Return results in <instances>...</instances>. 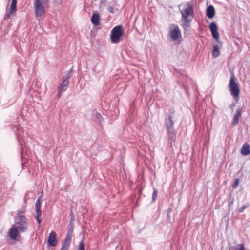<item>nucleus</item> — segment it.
I'll use <instances>...</instances> for the list:
<instances>
[{
    "label": "nucleus",
    "mask_w": 250,
    "mask_h": 250,
    "mask_svg": "<svg viewBox=\"0 0 250 250\" xmlns=\"http://www.w3.org/2000/svg\"><path fill=\"white\" fill-rule=\"evenodd\" d=\"M25 211H18L17 216L19 221L16 223L17 227L21 232L26 231L28 229L27 219L24 215Z\"/></svg>",
    "instance_id": "obj_1"
},
{
    "label": "nucleus",
    "mask_w": 250,
    "mask_h": 250,
    "mask_svg": "<svg viewBox=\"0 0 250 250\" xmlns=\"http://www.w3.org/2000/svg\"><path fill=\"white\" fill-rule=\"evenodd\" d=\"M49 0H34V6L36 16H42L45 13L48 7Z\"/></svg>",
    "instance_id": "obj_2"
},
{
    "label": "nucleus",
    "mask_w": 250,
    "mask_h": 250,
    "mask_svg": "<svg viewBox=\"0 0 250 250\" xmlns=\"http://www.w3.org/2000/svg\"><path fill=\"white\" fill-rule=\"evenodd\" d=\"M123 35V26L121 25L114 27L111 33L110 40L112 43L117 44L120 40L121 38Z\"/></svg>",
    "instance_id": "obj_3"
},
{
    "label": "nucleus",
    "mask_w": 250,
    "mask_h": 250,
    "mask_svg": "<svg viewBox=\"0 0 250 250\" xmlns=\"http://www.w3.org/2000/svg\"><path fill=\"white\" fill-rule=\"evenodd\" d=\"M229 86L232 96L234 97H238L240 93V89L239 86L236 82V79L233 73L231 74L229 80Z\"/></svg>",
    "instance_id": "obj_4"
},
{
    "label": "nucleus",
    "mask_w": 250,
    "mask_h": 250,
    "mask_svg": "<svg viewBox=\"0 0 250 250\" xmlns=\"http://www.w3.org/2000/svg\"><path fill=\"white\" fill-rule=\"evenodd\" d=\"M182 16H190L193 14V7L188 3H183L179 6Z\"/></svg>",
    "instance_id": "obj_5"
},
{
    "label": "nucleus",
    "mask_w": 250,
    "mask_h": 250,
    "mask_svg": "<svg viewBox=\"0 0 250 250\" xmlns=\"http://www.w3.org/2000/svg\"><path fill=\"white\" fill-rule=\"evenodd\" d=\"M70 78V75L67 73L62 79V83L60 84L58 88V96L60 97L62 92L66 90L68 87V79Z\"/></svg>",
    "instance_id": "obj_6"
},
{
    "label": "nucleus",
    "mask_w": 250,
    "mask_h": 250,
    "mask_svg": "<svg viewBox=\"0 0 250 250\" xmlns=\"http://www.w3.org/2000/svg\"><path fill=\"white\" fill-rule=\"evenodd\" d=\"M173 117L170 115L168 117V122L166 123V127L168 135L173 137V135L175 136L174 131V122L172 120Z\"/></svg>",
    "instance_id": "obj_7"
},
{
    "label": "nucleus",
    "mask_w": 250,
    "mask_h": 250,
    "mask_svg": "<svg viewBox=\"0 0 250 250\" xmlns=\"http://www.w3.org/2000/svg\"><path fill=\"white\" fill-rule=\"evenodd\" d=\"M57 234L55 231H52L48 238L47 245L48 247H55L57 245Z\"/></svg>",
    "instance_id": "obj_8"
},
{
    "label": "nucleus",
    "mask_w": 250,
    "mask_h": 250,
    "mask_svg": "<svg viewBox=\"0 0 250 250\" xmlns=\"http://www.w3.org/2000/svg\"><path fill=\"white\" fill-rule=\"evenodd\" d=\"M209 27L213 38L218 41L219 39V35L216 24L214 22H212L210 24Z\"/></svg>",
    "instance_id": "obj_9"
},
{
    "label": "nucleus",
    "mask_w": 250,
    "mask_h": 250,
    "mask_svg": "<svg viewBox=\"0 0 250 250\" xmlns=\"http://www.w3.org/2000/svg\"><path fill=\"white\" fill-rule=\"evenodd\" d=\"M9 236L12 240H15L19 234V230L16 225H13L8 232Z\"/></svg>",
    "instance_id": "obj_10"
},
{
    "label": "nucleus",
    "mask_w": 250,
    "mask_h": 250,
    "mask_svg": "<svg viewBox=\"0 0 250 250\" xmlns=\"http://www.w3.org/2000/svg\"><path fill=\"white\" fill-rule=\"evenodd\" d=\"M170 37L172 40L176 41L179 36H181V32L178 26H175L174 29L170 31Z\"/></svg>",
    "instance_id": "obj_11"
},
{
    "label": "nucleus",
    "mask_w": 250,
    "mask_h": 250,
    "mask_svg": "<svg viewBox=\"0 0 250 250\" xmlns=\"http://www.w3.org/2000/svg\"><path fill=\"white\" fill-rule=\"evenodd\" d=\"M190 17H182L181 19L182 25L183 28L187 30L188 27H189L191 19L190 18Z\"/></svg>",
    "instance_id": "obj_12"
},
{
    "label": "nucleus",
    "mask_w": 250,
    "mask_h": 250,
    "mask_svg": "<svg viewBox=\"0 0 250 250\" xmlns=\"http://www.w3.org/2000/svg\"><path fill=\"white\" fill-rule=\"evenodd\" d=\"M241 153L244 156L248 155L250 153V146L248 143L243 145L241 149Z\"/></svg>",
    "instance_id": "obj_13"
},
{
    "label": "nucleus",
    "mask_w": 250,
    "mask_h": 250,
    "mask_svg": "<svg viewBox=\"0 0 250 250\" xmlns=\"http://www.w3.org/2000/svg\"><path fill=\"white\" fill-rule=\"evenodd\" d=\"M241 109L238 108L236 110V113L234 116L233 120L232 122V125H236L238 124L239 122V117L241 116Z\"/></svg>",
    "instance_id": "obj_14"
},
{
    "label": "nucleus",
    "mask_w": 250,
    "mask_h": 250,
    "mask_svg": "<svg viewBox=\"0 0 250 250\" xmlns=\"http://www.w3.org/2000/svg\"><path fill=\"white\" fill-rule=\"evenodd\" d=\"M16 0H12L10 7L9 9V14L13 15L16 11Z\"/></svg>",
    "instance_id": "obj_15"
},
{
    "label": "nucleus",
    "mask_w": 250,
    "mask_h": 250,
    "mask_svg": "<svg viewBox=\"0 0 250 250\" xmlns=\"http://www.w3.org/2000/svg\"><path fill=\"white\" fill-rule=\"evenodd\" d=\"M207 16H214L215 10L212 5H209L206 10Z\"/></svg>",
    "instance_id": "obj_16"
},
{
    "label": "nucleus",
    "mask_w": 250,
    "mask_h": 250,
    "mask_svg": "<svg viewBox=\"0 0 250 250\" xmlns=\"http://www.w3.org/2000/svg\"><path fill=\"white\" fill-rule=\"evenodd\" d=\"M212 56L213 57H218L220 54V51L219 50V48L217 45H214L213 46V50H212Z\"/></svg>",
    "instance_id": "obj_17"
},
{
    "label": "nucleus",
    "mask_w": 250,
    "mask_h": 250,
    "mask_svg": "<svg viewBox=\"0 0 250 250\" xmlns=\"http://www.w3.org/2000/svg\"><path fill=\"white\" fill-rule=\"evenodd\" d=\"M71 238H70L69 236H67L65 239H64L62 245L65 246L67 247H69V246L71 244Z\"/></svg>",
    "instance_id": "obj_18"
},
{
    "label": "nucleus",
    "mask_w": 250,
    "mask_h": 250,
    "mask_svg": "<svg viewBox=\"0 0 250 250\" xmlns=\"http://www.w3.org/2000/svg\"><path fill=\"white\" fill-rule=\"evenodd\" d=\"M91 21L94 25H98L100 24V17H92Z\"/></svg>",
    "instance_id": "obj_19"
},
{
    "label": "nucleus",
    "mask_w": 250,
    "mask_h": 250,
    "mask_svg": "<svg viewBox=\"0 0 250 250\" xmlns=\"http://www.w3.org/2000/svg\"><path fill=\"white\" fill-rule=\"evenodd\" d=\"M158 190L156 188H153L152 194V201L154 202L157 197Z\"/></svg>",
    "instance_id": "obj_20"
},
{
    "label": "nucleus",
    "mask_w": 250,
    "mask_h": 250,
    "mask_svg": "<svg viewBox=\"0 0 250 250\" xmlns=\"http://www.w3.org/2000/svg\"><path fill=\"white\" fill-rule=\"evenodd\" d=\"M35 210L36 211V215H38V216H41L42 215L41 207H35Z\"/></svg>",
    "instance_id": "obj_21"
},
{
    "label": "nucleus",
    "mask_w": 250,
    "mask_h": 250,
    "mask_svg": "<svg viewBox=\"0 0 250 250\" xmlns=\"http://www.w3.org/2000/svg\"><path fill=\"white\" fill-rule=\"evenodd\" d=\"M78 250H85V244L83 242L80 243Z\"/></svg>",
    "instance_id": "obj_22"
},
{
    "label": "nucleus",
    "mask_w": 250,
    "mask_h": 250,
    "mask_svg": "<svg viewBox=\"0 0 250 250\" xmlns=\"http://www.w3.org/2000/svg\"><path fill=\"white\" fill-rule=\"evenodd\" d=\"M245 248L243 244H238L235 250H244Z\"/></svg>",
    "instance_id": "obj_23"
},
{
    "label": "nucleus",
    "mask_w": 250,
    "mask_h": 250,
    "mask_svg": "<svg viewBox=\"0 0 250 250\" xmlns=\"http://www.w3.org/2000/svg\"><path fill=\"white\" fill-rule=\"evenodd\" d=\"M108 11L111 14H115V11L117 10L116 9L113 8V7H109L108 8Z\"/></svg>",
    "instance_id": "obj_24"
},
{
    "label": "nucleus",
    "mask_w": 250,
    "mask_h": 250,
    "mask_svg": "<svg viewBox=\"0 0 250 250\" xmlns=\"http://www.w3.org/2000/svg\"><path fill=\"white\" fill-rule=\"evenodd\" d=\"M42 197V195L41 196V197H40L39 199H38L36 202V204H35V207H41V202L40 201V198Z\"/></svg>",
    "instance_id": "obj_25"
},
{
    "label": "nucleus",
    "mask_w": 250,
    "mask_h": 250,
    "mask_svg": "<svg viewBox=\"0 0 250 250\" xmlns=\"http://www.w3.org/2000/svg\"><path fill=\"white\" fill-rule=\"evenodd\" d=\"M238 184H239V179H236L235 180V181H234L233 185H232V188H236L238 186Z\"/></svg>",
    "instance_id": "obj_26"
},
{
    "label": "nucleus",
    "mask_w": 250,
    "mask_h": 250,
    "mask_svg": "<svg viewBox=\"0 0 250 250\" xmlns=\"http://www.w3.org/2000/svg\"><path fill=\"white\" fill-rule=\"evenodd\" d=\"M73 232V228H69L67 236H69L70 238H72V234Z\"/></svg>",
    "instance_id": "obj_27"
},
{
    "label": "nucleus",
    "mask_w": 250,
    "mask_h": 250,
    "mask_svg": "<svg viewBox=\"0 0 250 250\" xmlns=\"http://www.w3.org/2000/svg\"><path fill=\"white\" fill-rule=\"evenodd\" d=\"M246 208V205H243V206H242L239 209V211L240 212H242L244 209Z\"/></svg>",
    "instance_id": "obj_28"
},
{
    "label": "nucleus",
    "mask_w": 250,
    "mask_h": 250,
    "mask_svg": "<svg viewBox=\"0 0 250 250\" xmlns=\"http://www.w3.org/2000/svg\"><path fill=\"white\" fill-rule=\"evenodd\" d=\"M68 247L62 245L60 250H68Z\"/></svg>",
    "instance_id": "obj_29"
},
{
    "label": "nucleus",
    "mask_w": 250,
    "mask_h": 250,
    "mask_svg": "<svg viewBox=\"0 0 250 250\" xmlns=\"http://www.w3.org/2000/svg\"><path fill=\"white\" fill-rule=\"evenodd\" d=\"M40 216H38V215H36V219L38 221V223L39 224H40L41 221V219H40Z\"/></svg>",
    "instance_id": "obj_30"
},
{
    "label": "nucleus",
    "mask_w": 250,
    "mask_h": 250,
    "mask_svg": "<svg viewBox=\"0 0 250 250\" xmlns=\"http://www.w3.org/2000/svg\"><path fill=\"white\" fill-rule=\"evenodd\" d=\"M106 0H100V5H101L102 4H104Z\"/></svg>",
    "instance_id": "obj_31"
},
{
    "label": "nucleus",
    "mask_w": 250,
    "mask_h": 250,
    "mask_svg": "<svg viewBox=\"0 0 250 250\" xmlns=\"http://www.w3.org/2000/svg\"><path fill=\"white\" fill-rule=\"evenodd\" d=\"M92 16H98V14H96V13H94V14H93V15H92Z\"/></svg>",
    "instance_id": "obj_32"
},
{
    "label": "nucleus",
    "mask_w": 250,
    "mask_h": 250,
    "mask_svg": "<svg viewBox=\"0 0 250 250\" xmlns=\"http://www.w3.org/2000/svg\"><path fill=\"white\" fill-rule=\"evenodd\" d=\"M208 17L209 18H210V19H212L213 17L210 16V17Z\"/></svg>",
    "instance_id": "obj_33"
}]
</instances>
